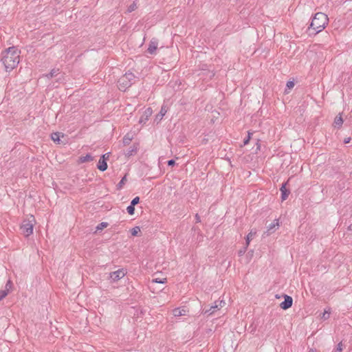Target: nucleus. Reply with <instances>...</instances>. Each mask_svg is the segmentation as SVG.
I'll use <instances>...</instances> for the list:
<instances>
[{
  "label": "nucleus",
  "instance_id": "423d86ee",
  "mask_svg": "<svg viewBox=\"0 0 352 352\" xmlns=\"http://www.w3.org/2000/svg\"><path fill=\"white\" fill-rule=\"evenodd\" d=\"M284 298L285 300L280 304V307L281 309L286 310L292 306L293 299L288 295H285Z\"/></svg>",
  "mask_w": 352,
  "mask_h": 352
},
{
  "label": "nucleus",
  "instance_id": "f8f14e48",
  "mask_svg": "<svg viewBox=\"0 0 352 352\" xmlns=\"http://www.w3.org/2000/svg\"><path fill=\"white\" fill-rule=\"evenodd\" d=\"M280 190L281 192L282 201L286 200L287 198L288 197L289 194L290 193V191L286 188V183L282 184V186Z\"/></svg>",
  "mask_w": 352,
  "mask_h": 352
},
{
  "label": "nucleus",
  "instance_id": "6ab92c4d",
  "mask_svg": "<svg viewBox=\"0 0 352 352\" xmlns=\"http://www.w3.org/2000/svg\"><path fill=\"white\" fill-rule=\"evenodd\" d=\"M137 151H138L137 146L133 145L132 146H131L129 148V150L127 151V152L126 153V155L128 157H130V156L133 155V154L136 153Z\"/></svg>",
  "mask_w": 352,
  "mask_h": 352
},
{
  "label": "nucleus",
  "instance_id": "f257e3e1",
  "mask_svg": "<svg viewBox=\"0 0 352 352\" xmlns=\"http://www.w3.org/2000/svg\"><path fill=\"white\" fill-rule=\"evenodd\" d=\"M19 52L15 47H10L2 52L1 61L6 71H11L19 63Z\"/></svg>",
  "mask_w": 352,
  "mask_h": 352
},
{
  "label": "nucleus",
  "instance_id": "f704fd0d",
  "mask_svg": "<svg viewBox=\"0 0 352 352\" xmlns=\"http://www.w3.org/2000/svg\"><path fill=\"white\" fill-rule=\"evenodd\" d=\"M167 164L168 166H175V161L174 160H169L168 162H167Z\"/></svg>",
  "mask_w": 352,
  "mask_h": 352
},
{
  "label": "nucleus",
  "instance_id": "ea45409f",
  "mask_svg": "<svg viewBox=\"0 0 352 352\" xmlns=\"http://www.w3.org/2000/svg\"><path fill=\"white\" fill-rule=\"evenodd\" d=\"M349 228H350L351 230L352 229V227H351V226H349Z\"/></svg>",
  "mask_w": 352,
  "mask_h": 352
},
{
  "label": "nucleus",
  "instance_id": "aec40b11",
  "mask_svg": "<svg viewBox=\"0 0 352 352\" xmlns=\"http://www.w3.org/2000/svg\"><path fill=\"white\" fill-rule=\"evenodd\" d=\"M59 74V69H53L50 71V72L45 75V76L48 78H52L53 77L56 76Z\"/></svg>",
  "mask_w": 352,
  "mask_h": 352
},
{
  "label": "nucleus",
  "instance_id": "4468645a",
  "mask_svg": "<svg viewBox=\"0 0 352 352\" xmlns=\"http://www.w3.org/2000/svg\"><path fill=\"white\" fill-rule=\"evenodd\" d=\"M93 160H94V157L91 154L87 153L85 156H80L79 157L78 162L80 163H85V162H91Z\"/></svg>",
  "mask_w": 352,
  "mask_h": 352
},
{
  "label": "nucleus",
  "instance_id": "7c9ffc66",
  "mask_svg": "<svg viewBox=\"0 0 352 352\" xmlns=\"http://www.w3.org/2000/svg\"><path fill=\"white\" fill-rule=\"evenodd\" d=\"M248 247V246H247V245L245 244V246L243 249H241V250H240L239 251V252H238L239 256H242V255H243V254H245V251H246V250H247Z\"/></svg>",
  "mask_w": 352,
  "mask_h": 352
},
{
  "label": "nucleus",
  "instance_id": "c9c22d12",
  "mask_svg": "<svg viewBox=\"0 0 352 352\" xmlns=\"http://www.w3.org/2000/svg\"><path fill=\"white\" fill-rule=\"evenodd\" d=\"M195 219H196V222L198 223V222H200L201 221V219H200V217L198 214H196L195 215Z\"/></svg>",
  "mask_w": 352,
  "mask_h": 352
},
{
  "label": "nucleus",
  "instance_id": "473e14b6",
  "mask_svg": "<svg viewBox=\"0 0 352 352\" xmlns=\"http://www.w3.org/2000/svg\"><path fill=\"white\" fill-rule=\"evenodd\" d=\"M252 133H250V132L248 133V135L246 138L244 139L243 140V144L244 145H246L249 143L250 142V135H251Z\"/></svg>",
  "mask_w": 352,
  "mask_h": 352
},
{
  "label": "nucleus",
  "instance_id": "ddd939ff",
  "mask_svg": "<svg viewBox=\"0 0 352 352\" xmlns=\"http://www.w3.org/2000/svg\"><path fill=\"white\" fill-rule=\"evenodd\" d=\"M173 314L174 316L179 317V316H186V311L184 309L175 308L173 310Z\"/></svg>",
  "mask_w": 352,
  "mask_h": 352
},
{
  "label": "nucleus",
  "instance_id": "20e7f679",
  "mask_svg": "<svg viewBox=\"0 0 352 352\" xmlns=\"http://www.w3.org/2000/svg\"><path fill=\"white\" fill-rule=\"evenodd\" d=\"M20 229L25 236H29L33 232V223L30 220H24Z\"/></svg>",
  "mask_w": 352,
  "mask_h": 352
},
{
  "label": "nucleus",
  "instance_id": "a878e982",
  "mask_svg": "<svg viewBox=\"0 0 352 352\" xmlns=\"http://www.w3.org/2000/svg\"><path fill=\"white\" fill-rule=\"evenodd\" d=\"M137 8V6H136V3H133L132 4H131L128 9H127V11L129 12H131L133 11H134L135 9Z\"/></svg>",
  "mask_w": 352,
  "mask_h": 352
},
{
  "label": "nucleus",
  "instance_id": "4c0bfd02",
  "mask_svg": "<svg viewBox=\"0 0 352 352\" xmlns=\"http://www.w3.org/2000/svg\"><path fill=\"white\" fill-rule=\"evenodd\" d=\"M309 352H314V351L311 349Z\"/></svg>",
  "mask_w": 352,
  "mask_h": 352
},
{
  "label": "nucleus",
  "instance_id": "393cba45",
  "mask_svg": "<svg viewBox=\"0 0 352 352\" xmlns=\"http://www.w3.org/2000/svg\"><path fill=\"white\" fill-rule=\"evenodd\" d=\"M126 210H127V212L131 214V215H133L135 212V206H132L131 204H130L127 208H126Z\"/></svg>",
  "mask_w": 352,
  "mask_h": 352
},
{
  "label": "nucleus",
  "instance_id": "5701e85b",
  "mask_svg": "<svg viewBox=\"0 0 352 352\" xmlns=\"http://www.w3.org/2000/svg\"><path fill=\"white\" fill-rule=\"evenodd\" d=\"M108 226V223L107 222H102L100 223H99L97 227H96V230L98 231V230H103L104 228H107Z\"/></svg>",
  "mask_w": 352,
  "mask_h": 352
},
{
  "label": "nucleus",
  "instance_id": "2f4dec72",
  "mask_svg": "<svg viewBox=\"0 0 352 352\" xmlns=\"http://www.w3.org/2000/svg\"><path fill=\"white\" fill-rule=\"evenodd\" d=\"M166 278H164L163 280L160 279V278H155V279L153 280V282L157 283H166Z\"/></svg>",
  "mask_w": 352,
  "mask_h": 352
},
{
  "label": "nucleus",
  "instance_id": "412c9836",
  "mask_svg": "<svg viewBox=\"0 0 352 352\" xmlns=\"http://www.w3.org/2000/svg\"><path fill=\"white\" fill-rule=\"evenodd\" d=\"M126 175H124L122 179L120 181V182L117 184L116 186V188L117 190H120L123 188L124 185L125 184L126 182Z\"/></svg>",
  "mask_w": 352,
  "mask_h": 352
},
{
  "label": "nucleus",
  "instance_id": "b1692460",
  "mask_svg": "<svg viewBox=\"0 0 352 352\" xmlns=\"http://www.w3.org/2000/svg\"><path fill=\"white\" fill-rule=\"evenodd\" d=\"M140 232V228L138 226H135L131 229V233L133 236H138V233Z\"/></svg>",
  "mask_w": 352,
  "mask_h": 352
},
{
  "label": "nucleus",
  "instance_id": "9b49d317",
  "mask_svg": "<svg viewBox=\"0 0 352 352\" xmlns=\"http://www.w3.org/2000/svg\"><path fill=\"white\" fill-rule=\"evenodd\" d=\"M153 111L151 108H147L144 111L142 117L140 118L139 122L140 124H145L148 120L149 117L152 115Z\"/></svg>",
  "mask_w": 352,
  "mask_h": 352
},
{
  "label": "nucleus",
  "instance_id": "dca6fc26",
  "mask_svg": "<svg viewBox=\"0 0 352 352\" xmlns=\"http://www.w3.org/2000/svg\"><path fill=\"white\" fill-rule=\"evenodd\" d=\"M62 136L63 137L64 135L62 133H60V132H56V133H52V135H51V138H52V140L55 142H58V143H60V137Z\"/></svg>",
  "mask_w": 352,
  "mask_h": 352
},
{
  "label": "nucleus",
  "instance_id": "cd10ccee",
  "mask_svg": "<svg viewBox=\"0 0 352 352\" xmlns=\"http://www.w3.org/2000/svg\"><path fill=\"white\" fill-rule=\"evenodd\" d=\"M342 350H343V344H342V343L341 342H340L338 344V346H337L336 349H335L334 352H341Z\"/></svg>",
  "mask_w": 352,
  "mask_h": 352
},
{
  "label": "nucleus",
  "instance_id": "72a5a7b5",
  "mask_svg": "<svg viewBox=\"0 0 352 352\" xmlns=\"http://www.w3.org/2000/svg\"><path fill=\"white\" fill-rule=\"evenodd\" d=\"M286 86H287V88H289V89H292V88H293V87H294V82L293 81L289 80V81H288V82H287Z\"/></svg>",
  "mask_w": 352,
  "mask_h": 352
},
{
  "label": "nucleus",
  "instance_id": "bb28decb",
  "mask_svg": "<svg viewBox=\"0 0 352 352\" xmlns=\"http://www.w3.org/2000/svg\"><path fill=\"white\" fill-rule=\"evenodd\" d=\"M139 202H140V197H135V198H133V199H132V201H131V204L132 206H135V205H137L138 204H139Z\"/></svg>",
  "mask_w": 352,
  "mask_h": 352
},
{
  "label": "nucleus",
  "instance_id": "2eb2a0df",
  "mask_svg": "<svg viewBox=\"0 0 352 352\" xmlns=\"http://www.w3.org/2000/svg\"><path fill=\"white\" fill-rule=\"evenodd\" d=\"M278 226H279V223H278V220H276V222H273V223H270L267 226V235L273 233L274 232L275 228L278 227Z\"/></svg>",
  "mask_w": 352,
  "mask_h": 352
},
{
  "label": "nucleus",
  "instance_id": "4be33fe9",
  "mask_svg": "<svg viewBox=\"0 0 352 352\" xmlns=\"http://www.w3.org/2000/svg\"><path fill=\"white\" fill-rule=\"evenodd\" d=\"M132 140V137L129 135V134H126L123 138V144L124 145H128L130 144Z\"/></svg>",
  "mask_w": 352,
  "mask_h": 352
},
{
  "label": "nucleus",
  "instance_id": "1a4fd4ad",
  "mask_svg": "<svg viewBox=\"0 0 352 352\" xmlns=\"http://www.w3.org/2000/svg\"><path fill=\"white\" fill-rule=\"evenodd\" d=\"M225 304L223 301H220L219 303H218L217 301L214 302V305L211 306L209 309H204V314H208V315L212 314L217 309H219V307H222L223 305L221 304Z\"/></svg>",
  "mask_w": 352,
  "mask_h": 352
},
{
  "label": "nucleus",
  "instance_id": "e433bc0d",
  "mask_svg": "<svg viewBox=\"0 0 352 352\" xmlns=\"http://www.w3.org/2000/svg\"><path fill=\"white\" fill-rule=\"evenodd\" d=\"M350 140H351V138H345V139L344 140V144H348V143H349V142H350Z\"/></svg>",
  "mask_w": 352,
  "mask_h": 352
},
{
  "label": "nucleus",
  "instance_id": "9d476101",
  "mask_svg": "<svg viewBox=\"0 0 352 352\" xmlns=\"http://www.w3.org/2000/svg\"><path fill=\"white\" fill-rule=\"evenodd\" d=\"M167 110H168L167 107L166 105H162L161 107L160 111L159 112V113H157L155 116V118L154 119V122H156V124H158L162 120L164 115L166 113Z\"/></svg>",
  "mask_w": 352,
  "mask_h": 352
},
{
  "label": "nucleus",
  "instance_id": "6e6552de",
  "mask_svg": "<svg viewBox=\"0 0 352 352\" xmlns=\"http://www.w3.org/2000/svg\"><path fill=\"white\" fill-rule=\"evenodd\" d=\"M158 46V41L156 38H152L149 43L147 52L150 54H154L156 52Z\"/></svg>",
  "mask_w": 352,
  "mask_h": 352
},
{
  "label": "nucleus",
  "instance_id": "39448f33",
  "mask_svg": "<svg viewBox=\"0 0 352 352\" xmlns=\"http://www.w3.org/2000/svg\"><path fill=\"white\" fill-rule=\"evenodd\" d=\"M109 155H110V153H107L100 157V158L98 161V163L97 164V168L100 170L104 171L107 169L108 166H107V160H109Z\"/></svg>",
  "mask_w": 352,
  "mask_h": 352
},
{
  "label": "nucleus",
  "instance_id": "58836bf2",
  "mask_svg": "<svg viewBox=\"0 0 352 352\" xmlns=\"http://www.w3.org/2000/svg\"><path fill=\"white\" fill-rule=\"evenodd\" d=\"M349 228H350L351 230L352 229V227H351V226H349Z\"/></svg>",
  "mask_w": 352,
  "mask_h": 352
},
{
  "label": "nucleus",
  "instance_id": "f3484780",
  "mask_svg": "<svg viewBox=\"0 0 352 352\" xmlns=\"http://www.w3.org/2000/svg\"><path fill=\"white\" fill-rule=\"evenodd\" d=\"M333 123L335 126H338V128L342 126L343 124V119L340 113L335 118Z\"/></svg>",
  "mask_w": 352,
  "mask_h": 352
},
{
  "label": "nucleus",
  "instance_id": "c756f323",
  "mask_svg": "<svg viewBox=\"0 0 352 352\" xmlns=\"http://www.w3.org/2000/svg\"><path fill=\"white\" fill-rule=\"evenodd\" d=\"M8 295V292L6 290H0V300Z\"/></svg>",
  "mask_w": 352,
  "mask_h": 352
},
{
  "label": "nucleus",
  "instance_id": "f03ea898",
  "mask_svg": "<svg viewBox=\"0 0 352 352\" xmlns=\"http://www.w3.org/2000/svg\"><path fill=\"white\" fill-rule=\"evenodd\" d=\"M329 21V18L327 14L322 12H317L315 14L314 18L311 20V22L308 28V30L311 32L313 31L312 33L314 35L320 32L322 30L324 29L326 25H327Z\"/></svg>",
  "mask_w": 352,
  "mask_h": 352
},
{
  "label": "nucleus",
  "instance_id": "7ed1b4c3",
  "mask_svg": "<svg viewBox=\"0 0 352 352\" xmlns=\"http://www.w3.org/2000/svg\"><path fill=\"white\" fill-rule=\"evenodd\" d=\"M135 78V76L132 72H126L118 80L119 89L125 91L132 85Z\"/></svg>",
  "mask_w": 352,
  "mask_h": 352
},
{
  "label": "nucleus",
  "instance_id": "a211bd4d",
  "mask_svg": "<svg viewBox=\"0 0 352 352\" xmlns=\"http://www.w3.org/2000/svg\"><path fill=\"white\" fill-rule=\"evenodd\" d=\"M256 231L253 232L252 230H251L248 233V234L247 235L246 239H245V244L247 245V246L249 245L250 241L253 239V237L256 235Z\"/></svg>",
  "mask_w": 352,
  "mask_h": 352
},
{
  "label": "nucleus",
  "instance_id": "c85d7f7f",
  "mask_svg": "<svg viewBox=\"0 0 352 352\" xmlns=\"http://www.w3.org/2000/svg\"><path fill=\"white\" fill-rule=\"evenodd\" d=\"M330 311H324V312L322 314V318L323 320H327L329 318Z\"/></svg>",
  "mask_w": 352,
  "mask_h": 352
},
{
  "label": "nucleus",
  "instance_id": "0eeeda50",
  "mask_svg": "<svg viewBox=\"0 0 352 352\" xmlns=\"http://www.w3.org/2000/svg\"><path fill=\"white\" fill-rule=\"evenodd\" d=\"M124 275L125 273L124 270L120 269L117 271L110 273V278H111L113 282H116L123 278Z\"/></svg>",
  "mask_w": 352,
  "mask_h": 352
}]
</instances>
